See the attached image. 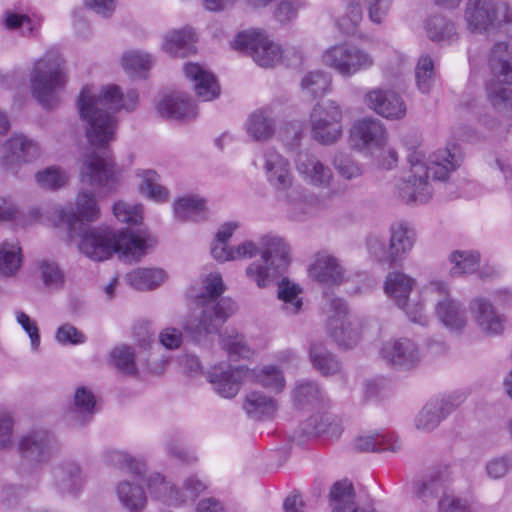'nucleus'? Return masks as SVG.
Listing matches in <instances>:
<instances>
[{
	"instance_id": "f257e3e1",
	"label": "nucleus",
	"mask_w": 512,
	"mask_h": 512,
	"mask_svg": "<svg viewBox=\"0 0 512 512\" xmlns=\"http://www.w3.org/2000/svg\"><path fill=\"white\" fill-rule=\"evenodd\" d=\"M58 221L65 224L71 237H80L79 250L95 261L109 259L117 253L126 261H138L153 245L146 231H115L109 227L85 228V223L99 218L100 208L92 191L81 189L75 199V206L56 211Z\"/></svg>"
},
{
	"instance_id": "f03ea898",
	"label": "nucleus",
	"mask_w": 512,
	"mask_h": 512,
	"mask_svg": "<svg viewBox=\"0 0 512 512\" xmlns=\"http://www.w3.org/2000/svg\"><path fill=\"white\" fill-rule=\"evenodd\" d=\"M139 101L136 89L123 91L115 83L85 85L79 93L77 108L79 117L85 124L88 142L99 148H105L113 142L118 129L116 114L121 111L134 112Z\"/></svg>"
},
{
	"instance_id": "7ed1b4c3",
	"label": "nucleus",
	"mask_w": 512,
	"mask_h": 512,
	"mask_svg": "<svg viewBox=\"0 0 512 512\" xmlns=\"http://www.w3.org/2000/svg\"><path fill=\"white\" fill-rule=\"evenodd\" d=\"M407 160L409 170L396 186L395 193L406 204L421 205L429 202L434 193L429 172L434 179L446 180L459 167L460 154L457 146L452 144L427 159L422 146L417 145L408 147Z\"/></svg>"
},
{
	"instance_id": "20e7f679",
	"label": "nucleus",
	"mask_w": 512,
	"mask_h": 512,
	"mask_svg": "<svg viewBox=\"0 0 512 512\" xmlns=\"http://www.w3.org/2000/svg\"><path fill=\"white\" fill-rule=\"evenodd\" d=\"M261 163L265 180L275 191L285 216L297 222L310 217L315 209L314 196L297 183L290 160L274 147H268L262 152Z\"/></svg>"
},
{
	"instance_id": "39448f33",
	"label": "nucleus",
	"mask_w": 512,
	"mask_h": 512,
	"mask_svg": "<svg viewBox=\"0 0 512 512\" xmlns=\"http://www.w3.org/2000/svg\"><path fill=\"white\" fill-rule=\"evenodd\" d=\"M202 293L196 297L199 311L188 315L183 323L184 331L196 342L218 329L236 312V303L230 298L219 297L225 291L222 275L210 272L202 279Z\"/></svg>"
},
{
	"instance_id": "423d86ee",
	"label": "nucleus",
	"mask_w": 512,
	"mask_h": 512,
	"mask_svg": "<svg viewBox=\"0 0 512 512\" xmlns=\"http://www.w3.org/2000/svg\"><path fill=\"white\" fill-rule=\"evenodd\" d=\"M64 59L56 48L48 49L35 60L29 80L33 97L44 107H53L59 101V92L67 83Z\"/></svg>"
},
{
	"instance_id": "0eeeda50",
	"label": "nucleus",
	"mask_w": 512,
	"mask_h": 512,
	"mask_svg": "<svg viewBox=\"0 0 512 512\" xmlns=\"http://www.w3.org/2000/svg\"><path fill=\"white\" fill-rule=\"evenodd\" d=\"M231 47L236 51L247 53L257 65L263 68H272L284 62L294 66L302 61L301 52L296 49L283 50L266 31L258 28L237 33L231 41Z\"/></svg>"
},
{
	"instance_id": "6e6552de",
	"label": "nucleus",
	"mask_w": 512,
	"mask_h": 512,
	"mask_svg": "<svg viewBox=\"0 0 512 512\" xmlns=\"http://www.w3.org/2000/svg\"><path fill=\"white\" fill-rule=\"evenodd\" d=\"M290 264V247L275 233L261 235V256L245 268V276L259 289L270 286Z\"/></svg>"
},
{
	"instance_id": "1a4fd4ad",
	"label": "nucleus",
	"mask_w": 512,
	"mask_h": 512,
	"mask_svg": "<svg viewBox=\"0 0 512 512\" xmlns=\"http://www.w3.org/2000/svg\"><path fill=\"white\" fill-rule=\"evenodd\" d=\"M424 299L433 302V313L438 322L450 333L462 334L468 327V311L464 303L453 296L448 280L430 278L422 286Z\"/></svg>"
},
{
	"instance_id": "9d476101",
	"label": "nucleus",
	"mask_w": 512,
	"mask_h": 512,
	"mask_svg": "<svg viewBox=\"0 0 512 512\" xmlns=\"http://www.w3.org/2000/svg\"><path fill=\"white\" fill-rule=\"evenodd\" d=\"M415 285L416 280L412 276L401 271H392L386 276L384 293L404 312L409 321L427 326L430 323V316L426 310L427 299L422 296V287L417 297L410 298Z\"/></svg>"
},
{
	"instance_id": "9b49d317",
	"label": "nucleus",
	"mask_w": 512,
	"mask_h": 512,
	"mask_svg": "<svg viewBox=\"0 0 512 512\" xmlns=\"http://www.w3.org/2000/svg\"><path fill=\"white\" fill-rule=\"evenodd\" d=\"M512 53L505 42H499L491 50L489 65L493 78L487 83L488 98L493 107L504 114L512 111V90L502 82L512 84Z\"/></svg>"
},
{
	"instance_id": "f8f14e48",
	"label": "nucleus",
	"mask_w": 512,
	"mask_h": 512,
	"mask_svg": "<svg viewBox=\"0 0 512 512\" xmlns=\"http://www.w3.org/2000/svg\"><path fill=\"white\" fill-rule=\"evenodd\" d=\"M464 19L472 33H488L502 29L512 30V9L501 0H468Z\"/></svg>"
},
{
	"instance_id": "ddd939ff",
	"label": "nucleus",
	"mask_w": 512,
	"mask_h": 512,
	"mask_svg": "<svg viewBox=\"0 0 512 512\" xmlns=\"http://www.w3.org/2000/svg\"><path fill=\"white\" fill-rule=\"evenodd\" d=\"M331 315L327 321V331L336 344L343 348L355 347L363 338L368 321L351 312L343 299L331 301Z\"/></svg>"
},
{
	"instance_id": "4468645a",
	"label": "nucleus",
	"mask_w": 512,
	"mask_h": 512,
	"mask_svg": "<svg viewBox=\"0 0 512 512\" xmlns=\"http://www.w3.org/2000/svg\"><path fill=\"white\" fill-rule=\"evenodd\" d=\"M321 62L340 76L350 78L371 69L375 58L371 52L354 43L342 42L327 47L322 52Z\"/></svg>"
},
{
	"instance_id": "2eb2a0df",
	"label": "nucleus",
	"mask_w": 512,
	"mask_h": 512,
	"mask_svg": "<svg viewBox=\"0 0 512 512\" xmlns=\"http://www.w3.org/2000/svg\"><path fill=\"white\" fill-rule=\"evenodd\" d=\"M344 110L335 100L317 102L309 113L311 137L318 143L331 145L343 135Z\"/></svg>"
},
{
	"instance_id": "dca6fc26",
	"label": "nucleus",
	"mask_w": 512,
	"mask_h": 512,
	"mask_svg": "<svg viewBox=\"0 0 512 512\" xmlns=\"http://www.w3.org/2000/svg\"><path fill=\"white\" fill-rule=\"evenodd\" d=\"M120 178L121 169L109 152H91L83 157L80 167V180L83 184L108 194L117 189Z\"/></svg>"
},
{
	"instance_id": "f3484780",
	"label": "nucleus",
	"mask_w": 512,
	"mask_h": 512,
	"mask_svg": "<svg viewBox=\"0 0 512 512\" xmlns=\"http://www.w3.org/2000/svg\"><path fill=\"white\" fill-rule=\"evenodd\" d=\"M350 145L367 156H374L384 149L389 141L385 124L372 116L357 119L349 131Z\"/></svg>"
},
{
	"instance_id": "a211bd4d",
	"label": "nucleus",
	"mask_w": 512,
	"mask_h": 512,
	"mask_svg": "<svg viewBox=\"0 0 512 512\" xmlns=\"http://www.w3.org/2000/svg\"><path fill=\"white\" fill-rule=\"evenodd\" d=\"M111 462L127 468L133 477L131 480H122L116 484L115 492L122 506L129 512H139L146 506L147 496L138 484V475L141 472L139 464L128 454L114 451L110 455Z\"/></svg>"
},
{
	"instance_id": "6ab92c4d",
	"label": "nucleus",
	"mask_w": 512,
	"mask_h": 512,
	"mask_svg": "<svg viewBox=\"0 0 512 512\" xmlns=\"http://www.w3.org/2000/svg\"><path fill=\"white\" fill-rule=\"evenodd\" d=\"M40 142L27 134L13 133L5 142V153L0 157V167L17 174L24 164H31L42 156Z\"/></svg>"
},
{
	"instance_id": "aec40b11",
	"label": "nucleus",
	"mask_w": 512,
	"mask_h": 512,
	"mask_svg": "<svg viewBox=\"0 0 512 512\" xmlns=\"http://www.w3.org/2000/svg\"><path fill=\"white\" fill-rule=\"evenodd\" d=\"M149 496L157 501L167 504H180L193 501L206 489V484L197 477H189L184 484L183 492L174 490L166 478L157 472L149 474L146 479Z\"/></svg>"
},
{
	"instance_id": "412c9836",
	"label": "nucleus",
	"mask_w": 512,
	"mask_h": 512,
	"mask_svg": "<svg viewBox=\"0 0 512 512\" xmlns=\"http://www.w3.org/2000/svg\"><path fill=\"white\" fill-rule=\"evenodd\" d=\"M472 321L481 335L495 338L503 335L507 329V318L495 304L484 295H477L469 301Z\"/></svg>"
},
{
	"instance_id": "4be33fe9",
	"label": "nucleus",
	"mask_w": 512,
	"mask_h": 512,
	"mask_svg": "<svg viewBox=\"0 0 512 512\" xmlns=\"http://www.w3.org/2000/svg\"><path fill=\"white\" fill-rule=\"evenodd\" d=\"M365 106L387 120H400L406 116L407 107L402 97L391 89L369 88L363 95Z\"/></svg>"
},
{
	"instance_id": "5701e85b",
	"label": "nucleus",
	"mask_w": 512,
	"mask_h": 512,
	"mask_svg": "<svg viewBox=\"0 0 512 512\" xmlns=\"http://www.w3.org/2000/svg\"><path fill=\"white\" fill-rule=\"evenodd\" d=\"M419 496L423 499L437 496L438 512H471L470 502L466 498L459 497L449 489L447 479L443 476H435L426 479L419 488Z\"/></svg>"
},
{
	"instance_id": "b1692460",
	"label": "nucleus",
	"mask_w": 512,
	"mask_h": 512,
	"mask_svg": "<svg viewBox=\"0 0 512 512\" xmlns=\"http://www.w3.org/2000/svg\"><path fill=\"white\" fill-rule=\"evenodd\" d=\"M381 356L393 365L409 370L415 368L422 360V352L410 338L400 337L383 343Z\"/></svg>"
},
{
	"instance_id": "393cba45",
	"label": "nucleus",
	"mask_w": 512,
	"mask_h": 512,
	"mask_svg": "<svg viewBox=\"0 0 512 512\" xmlns=\"http://www.w3.org/2000/svg\"><path fill=\"white\" fill-rule=\"evenodd\" d=\"M247 372H249L247 367H233L221 363L212 368L209 380L217 394L224 398H233L238 393L240 385L249 382Z\"/></svg>"
},
{
	"instance_id": "a878e982",
	"label": "nucleus",
	"mask_w": 512,
	"mask_h": 512,
	"mask_svg": "<svg viewBox=\"0 0 512 512\" xmlns=\"http://www.w3.org/2000/svg\"><path fill=\"white\" fill-rule=\"evenodd\" d=\"M308 276L322 285L335 286L344 281L345 269L335 255L319 251L308 266Z\"/></svg>"
},
{
	"instance_id": "bb28decb",
	"label": "nucleus",
	"mask_w": 512,
	"mask_h": 512,
	"mask_svg": "<svg viewBox=\"0 0 512 512\" xmlns=\"http://www.w3.org/2000/svg\"><path fill=\"white\" fill-rule=\"evenodd\" d=\"M295 167L299 176L315 188L326 189L333 181V172L330 166L314 154H298L295 159Z\"/></svg>"
},
{
	"instance_id": "cd10ccee",
	"label": "nucleus",
	"mask_w": 512,
	"mask_h": 512,
	"mask_svg": "<svg viewBox=\"0 0 512 512\" xmlns=\"http://www.w3.org/2000/svg\"><path fill=\"white\" fill-rule=\"evenodd\" d=\"M183 73L201 101H212L219 97L220 86L213 73L204 65L187 62L183 66Z\"/></svg>"
},
{
	"instance_id": "c85d7f7f",
	"label": "nucleus",
	"mask_w": 512,
	"mask_h": 512,
	"mask_svg": "<svg viewBox=\"0 0 512 512\" xmlns=\"http://www.w3.org/2000/svg\"><path fill=\"white\" fill-rule=\"evenodd\" d=\"M135 187L138 194L153 203H168L171 197L170 190L161 183L160 174L149 168L134 170Z\"/></svg>"
},
{
	"instance_id": "c756f323",
	"label": "nucleus",
	"mask_w": 512,
	"mask_h": 512,
	"mask_svg": "<svg viewBox=\"0 0 512 512\" xmlns=\"http://www.w3.org/2000/svg\"><path fill=\"white\" fill-rule=\"evenodd\" d=\"M461 396H448L427 403L415 418V427L421 431H431L461 403Z\"/></svg>"
},
{
	"instance_id": "7c9ffc66",
	"label": "nucleus",
	"mask_w": 512,
	"mask_h": 512,
	"mask_svg": "<svg viewBox=\"0 0 512 512\" xmlns=\"http://www.w3.org/2000/svg\"><path fill=\"white\" fill-rule=\"evenodd\" d=\"M158 114L164 118L175 120H189L197 116L195 102L183 93L162 95L156 102Z\"/></svg>"
},
{
	"instance_id": "2f4dec72",
	"label": "nucleus",
	"mask_w": 512,
	"mask_h": 512,
	"mask_svg": "<svg viewBox=\"0 0 512 512\" xmlns=\"http://www.w3.org/2000/svg\"><path fill=\"white\" fill-rule=\"evenodd\" d=\"M172 210L179 221L201 222L208 217V200L198 194H185L173 201Z\"/></svg>"
},
{
	"instance_id": "473e14b6",
	"label": "nucleus",
	"mask_w": 512,
	"mask_h": 512,
	"mask_svg": "<svg viewBox=\"0 0 512 512\" xmlns=\"http://www.w3.org/2000/svg\"><path fill=\"white\" fill-rule=\"evenodd\" d=\"M18 447L23 457L42 461L51 454L53 441L46 430H34L21 436Z\"/></svg>"
},
{
	"instance_id": "72a5a7b5",
	"label": "nucleus",
	"mask_w": 512,
	"mask_h": 512,
	"mask_svg": "<svg viewBox=\"0 0 512 512\" xmlns=\"http://www.w3.org/2000/svg\"><path fill=\"white\" fill-rule=\"evenodd\" d=\"M247 135L254 141H269L275 134V113L271 106L252 112L245 125Z\"/></svg>"
},
{
	"instance_id": "f704fd0d",
	"label": "nucleus",
	"mask_w": 512,
	"mask_h": 512,
	"mask_svg": "<svg viewBox=\"0 0 512 512\" xmlns=\"http://www.w3.org/2000/svg\"><path fill=\"white\" fill-rule=\"evenodd\" d=\"M196 40L197 36L192 27L173 29L164 34L161 49L171 56L186 57L192 53Z\"/></svg>"
},
{
	"instance_id": "c9c22d12",
	"label": "nucleus",
	"mask_w": 512,
	"mask_h": 512,
	"mask_svg": "<svg viewBox=\"0 0 512 512\" xmlns=\"http://www.w3.org/2000/svg\"><path fill=\"white\" fill-rule=\"evenodd\" d=\"M166 270L160 267H140L125 275V281L139 291H150L158 288L168 279Z\"/></svg>"
},
{
	"instance_id": "e433bc0d",
	"label": "nucleus",
	"mask_w": 512,
	"mask_h": 512,
	"mask_svg": "<svg viewBox=\"0 0 512 512\" xmlns=\"http://www.w3.org/2000/svg\"><path fill=\"white\" fill-rule=\"evenodd\" d=\"M416 242L415 231L407 224L398 222L390 228L389 247L395 264L405 259Z\"/></svg>"
},
{
	"instance_id": "4c0bfd02",
	"label": "nucleus",
	"mask_w": 512,
	"mask_h": 512,
	"mask_svg": "<svg viewBox=\"0 0 512 512\" xmlns=\"http://www.w3.org/2000/svg\"><path fill=\"white\" fill-rule=\"evenodd\" d=\"M367 0H342L341 10L335 16L336 27L344 34L354 35L363 20L362 5Z\"/></svg>"
},
{
	"instance_id": "58836bf2",
	"label": "nucleus",
	"mask_w": 512,
	"mask_h": 512,
	"mask_svg": "<svg viewBox=\"0 0 512 512\" xmlns=\"http://www.w3.org/2000/svg\"><path fill=\"white\" fill-rule=\"evenodd\" d=\"M303 288L296 282L283 278L277 285V297L282 311L289 316L297 315L303 308Z\"/></svg>"
},
{
	"instance_id": "ea45409f",
	"label": "nucleus",
	"mask_w": 512,
	"mask_h": 512,
	"mask_svg": "<svg viewBox=\"0 0 512 512\" xmlns=\"http://www.w3.org/2000/svg\"><path fill=\"white\" fill-rule=\"evenodd\" d=\"M447 259L453 276H469L479 270L482 257L476 249H456L449 253Z\"/></svg>"
},
{
	"instance_id": "a19ab883",
	"label": "nucleus",
	"mask_w": 512,
	"mask_h": 512,
	"mask_svg": "<svg viewBox=\"0 0 512 512\" xmlns=\"http://www.w3.org/2000/svg\"><path fill=\"white\" fill-rule=\"evenodd\" d=\"M120 63L130 77L145 79L154 65V57L143 50H128L122 54Z\"/></svg>"
},
{
	"instance_id": "79ce46f5",
	"label": "nucleus",
	"mask_w": 512,
	"mask_h": 512,
	"mask_svg": "<svg viewBox=\"0 0 512 512\" xmlns=\"http://www.w3.org/2000/svg\"><path fill=\"white\" fill-rule=\"evenodd\" d=\"M242 226V222L237 219H230L219 224L210 243V255L214 260L218 262L224 257L233 246L230 244V240Z\"/></svg>"
},
{
	"instance_id": "37998d69",
	"label": "nucleus",
	"mask_w": 512,
	"mask_h": 512,
	"mask_svg": "<svg viewBox=\"0 0 512 512\" xmlns=\"http://www.w3.org/2000/svg\"><path fill=\"white\" fill-rule=\"evenodd\" d=\"M0 23L4 29L17 31L26 37L35 36L40 28L38 19L16 9L6 10L1 16Z\"/></svg>"
},
{
	"instance_id": "c03bdc74",
	"label": "nucleus",
	"mask_w": 512,
	"mask_h": 512,
	"mask_svg": "<svg viewBox=\"0 0 512 512\" xmlns=\"http://www.w3.org/2000/svg\"><path fill=\"white\" fill-rule=\"evenodd\" d=\"M23 264L22 247L17 240L0 242V276L13 277Z\"/></svg>"
},
{
	"instance_id": "a18cd8bd",
	"label": "nucleus",
	"mask_w": 512,
	"mask_h": 512,
	"mask_svg": "<svg viewBox=\"0 0 512 512\" xmlns=\"http://www.w3.org/2000/svg\"><path fill=\"white\" fill-rule=\"evenodd\" d=\"M424 30L428 39L437 43H451L457 38L455 23L441 14L428 16Z\"/></svg>"
},
{
	"instance_id": "49530a36",
	"label": "nucleus",
	"mask_w": 512,
	"mask_h": 512,
	"mask_svg": "<svg viewBox=\"0 0 512 512\" xmlns=\"http://www.w3.org/2000/svg\"><path fill=\"white\" fill-rule=\"evenodd\" d=\"M35 273L43 287L49 291H60L66 283V275L60 265L49 259H41L36 262Z\"/></svg>"
},
{
	"instance_id": "de8ad7c7",
	"label": "nucleus",
	"mask_w": 512,
	"mask_h": 512,
	"mask_svg": "<svg viewBox=\"0 0 512 512\" xmlns=\"http://www.w3.org/2000/svg\"><path fill=\"white\" fill-rule=\"evenodd\" d=\"M249 382L259 384L274 393H280L285 387L283 372L274 365H264L249 369Z\"/></svg>"
},
{
	"instance_id": "09e8293b",
	"label": "nucleus",
	"mask_w": 512,
	"mask_h": 512,
	"mask_svg": "<svg viewBox=\"0 0 512 512\" xmlns=\"http://www.w3.org/2000/svg\"><path fill=\"white\" fill-rule=\"evenodd\" d=\"M305 432L314 436L337 438L342 432L340 420L329 413L316 414L310 417L304 428Z\"/></svg>"
},
{
	"instance_id": "8fccbe9b",
	"label": "nucleus",
	"mask_w": 512,
	"mask_h": 512,
	"mask_svg": "<svg viewBox=\"0 0 512 512\" xmlns=\"http://www.w3.org/2000/svg\"><path fill=\"white\" fill-rule=\"evenodd\" d=\"M243 408L250 417L259 419L272 416L278 404L275 399L260 391H251L245 397Z\"/></svg>"
},
{
	"instance_id": "3c124183",
	"label": "nucleus",
	"mask_w": 512,
	"mask_h": 512,
	"mask_svg": "<svg viewBox=\"0 0 512 512\" xmlns=\"http://www.w3.org/2000/svg\"><path fill=\"white\" fill-rule=\"evenodd\" d=\"M355 448L359 451H390L401 448V442L394 434L363 435L355 439Z\"/></svg>"
},
{
	"instance_id": "603ef678",
	"label": "nucleus",
	"mask_w": 512,
	"mask_h": 512,
	"mask_svg": "<svg viewBox=\"0 0 512 512\" xmlns=\"http://www.w3.org/2000/svg\"><path fill=\"white\" fill-rule=\"evenodd\" d=\"M58 486L63 493L77 495L84 487L85 479L76 463L64 464L57 472Z\"/></svg>"
},
{
	"instance_id": "864d4df0",
	"label": "nucleus",
	"mask_w": 512,
	"mask_h": 512,
	"mask_svg": "<svg viewBox=\"0 0 512 512\" xmlns=\"http://www.w3.org/2000/svg\"><path fill=\"white\" fill-rule=\"evenodd\" d=\"M309 356L314 368L323 375H332L340 370L338 361L321 342L311 344Z\"/></svg>"
},
{
	"instance_id": "5fc2aeb1",
	"label": "nucleus",
	"mask_w": 512,
	"mask_h": 512,
	"mask_svg": "<svg viewBox=\"0 0 512 512\" xmlns=\"http://www.w3.org/2000/svg\"><path fill=\"white\" fill-rule=\"evenodd\" d=\"M220 342L228 354L233 356L250 358L255 353V348L249 345L244 336L235 329L227 328L220 334Z\"/></svg>"
},
{
	"instance_id": "6e6d98bb",
	"label": "nucleus",
	"mask_w": 512,
	"mask_h": 512,
	"mask_svg": "<svg viewBox=\"0 0 512 512\" xmlns=\"http://www.w3.org/2000/svg\"><path fill=\"white\" fill-rule=\"evenodd\" d=\"M69 175L60 166L52 165L39 170L35 174L37 185L43 189L55 191L67 184Z\"/></svg>"
},
{
	"instance_id": "4d7b16f0",
	"label": "nucleus",
	"mask_w": 512,
	"mask_h": 512,
	"mask_svg": "<svg viewBox=\"0 0 512 512\" xmlns=\"http://www.w3.org/2000/svg\"><path fill=\"white\" fill-rule=\"evenodd\" d=\"M331 85V76L323 70L310 71L301 80V89L311 97H319L326 94Z\"/></svg>"
},
{
	"instance_id": "13d9d810",
	"label": "nucleus",
	"mask_w": 512,
	"mask_h": 512,
	"mask_svg": "<svg viewBox=\"0 0 512 512\" xmlns=\"http://www.w3.org/2000/svg\"><path fill=\"white\" fill-rule=\"evenodd\" d=\"M96 396L88 386L76 388L73 397V407L79 421H85L96 412Z\"/></svg>"
},
{
	"instance_id": "bf43d9fd",
	"label": "nucleus",
	"mask_w": 512,
	"mask_h": 512,
	"mask_svg": "<svg viewBox=\"0 0 512 512\" xmlns=\"http://www.w3.org/2000/svg\"><path fill=\"white\" fill-rule=\"evenodd\" d=\"M258 254L261 256V236L258 241L246 239L234 244L218 262L225 263L252 259Z\"/></svg>"
},
{
	"instance_id": "052dcab7",
	"label": "nucleus",
	"mask_w": 512,
	"mask_h": 512,
	"mask_svg": "<svg viewBox=\"0 0 512 512\" xmlns=\"http://www.w3.org/2000/svg\"><path fill=\"white\" fill-rule=\"evenodd\" d=\"M367 251L369 256L376 262L392 266L395 264L389 245L384 238L378 235H371L367 238Z\"/></svg>"
},
{
	"instance_id": "680f3d73",
	"label": "nucleus",
	"mask_w": 512,
	"mask_h": 512,
	"mask_svg": "<svg viewBox=\"0 0 512 512\" xmlns=\"http://www.w3.org/2000/svg\"><path fill=\"white\" fill-rule=\"evenodd\" d=\"M332 163L339 176L346 180L357 179L363 174L362 166L348 154H336Z\"/></svg>"
},
{
	"instance_id": "e2e57ef3",
	"label": "nucleus",
	"mask_w": 512,
	"mask_h": 512,
	"mask_svg": "<svg viewBox=\"0 0 512 512\" xmlns=\"http://www.w3.org/2000/svg\"><path fill=\"white\" fill-rule=\"evenodd\" d=\"M113 214L120 222L137 225L143 219V205L118 201L113 206Z\"/></svg>"
},
{
	"instance_id": "0e129e2a",
	"label": "nucleus",
	"mask_w": 512,
	"mask_h": 512,
	"mask_svg": "<svg viewBox=\"0 0 512 512\" xmlns=\"http://www.w3.org/2000/svg\"><path fill=\"white\" fill-rule=\"evenodd\" d=\"M110 358L114 366L127 374L136 372L135 353L134 350L126 345L115 347Z\"/></svg>"
},
{
	"instance_id": "69168bd1",
	"label": "nucleus",
	"mask_w": 512,
	"mask_h": 512,
	"mask_svg": "<svg viewBox=\"0 0 512 512\" xmlns=\"http://www.w3.org/2000/svg\"><path fill=\"white\" fill-rule=\"evenodd\" d=\"M416 80L418 89L422 93H428L434 81V64L429 56L419 58L416 66Z\"/></svg>"
},
{
	"instance_id": "338daca9",
	"label": "nucleus",
	"mask_w": 512,
	"mask_h": 512,
	"mask_svg": "<svg viewBox=\"0 0 512 512\" xmlns=\"http://www.w3.org/2000/svg\"><path fill=\"white\" fill-rule=\"evenodd\" d=\"M55 340L62 346H77L86 342V335L70 323L60 325L55 331Z\"/></svg>"
},
{
	"instance_id": "774afa93",
	"label": "nucleus",
	"mask_w": 512,
	"mask_h": 512,
	"mask_svg": "<svg viewBox=\"0 0 512 512\" xmlns=\"http://www.w3.org/2000/svg\"><path fill=\"white\" fill-rule=\"evenodd\" d=\"M306 5L307 0H282L275 9V19L282 24L290 23Z\"/></svg>"
}]
</instances>
